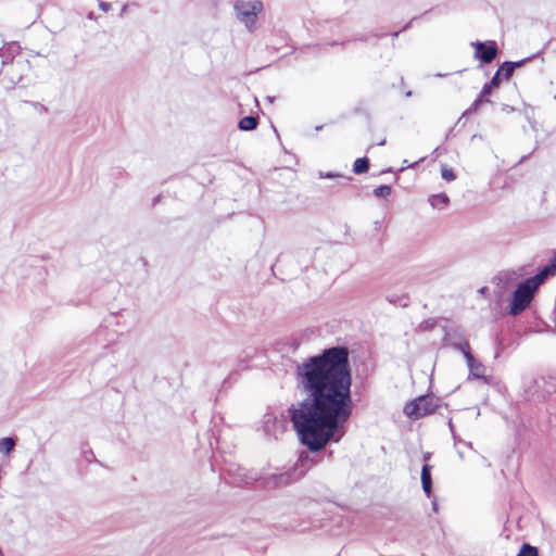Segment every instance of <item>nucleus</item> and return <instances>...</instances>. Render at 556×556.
Listing matches in <instances>:
<instances>
[{
  "mask_svg": "<svg viewBox=\"0 0 556 556\" xmlns=\"http://www.w3.org/2000/svg\"><path fill=\"white\" fill-rule=\"evenodd\" d=\"M236 482L238 484H251L260 479L257 472L247 470L244 468H238L235 470Z\"/></svg>",
  "mask_w": 556,
  "mask_h": 556,
  "instance_id": "obj_9",
  "label": "nucleus"
},
{
  "mask_svg": "<svg viewBox=\"0 0 556 556\" xmlns=\"http://www.w3.org/2000/svg\"><path fill=\"white\" fill-rule=\"evenodd\" d=\"M319 176L321 178H334V177H342L341 175L339 174H333V173H326L324 174L323 172L319 173Z\"/></svg>",
  "mask_w": 556,
  "mask_h": 556,
  "instance_id": "obj_21",
  "label": "nucleus"
},
{
  "mask_svg": "<svg viewBox=\"0 0 556 556\" xmlns=\"http://www.w3.org/2000/svg\"><path fill=\"white\" fill-rule=\"evenodd\" d=\"M555 271L556 264L551 263L542 268L536 275L520 282L513 293L509 314L516 316L523 312L530 305L539 287L547 277L554 275Z\"/></svg>",
  "mask_w": 556,
  "mask_h": 556,
  "instance_id": "obj_2",
  "label": "nucleus"
},
{
  "mask_svg": "<svg viewBox=\"0 0 556 556\" xmlns=\"http://www.w3.org/2000/svg\"><path fill=\"white\" fill-rule=\"evenodd\" d=\"M517 556H538V549L529 544H523Z\"/></svg>",
  "mask_w": 556,
  "mask_h": 556,
  "instance_id": "obj_17",
  "label": "nucleus"
},
{
  "mask_svg": "<svg viewBox=\"0 0 556 556\" xmlns=\"http://www.w3.org/2000/svg\"><path fill=\"white\" fill-rule=\"evenodd\" d=\"M440 399L434 395H422L404 406V414L410 419H419L432 414L439 407Z\"/></svg>",
  "mask_w": 556,
  "mask_h": 556,
  "instance_id": "obj_4",
  "label": "nucleus"
},
{
  "mask_svg": "<svg viewBox=\"0 0 556 556\" xmlns=\"http://www.w3.org/2000/svg\"><path fill=\"white\" fill-rule=\"evenodd\" d=\"M430 458V453L427 452L424 454V459L427 462Z\"/></svg>",
  "mask_w": 556,
  "mask_h": 556,
  "instance_id": "obj_23",
  "label": "nucleus"
},
{
  "mask_svg": "<svg viewBox=\"0 0 556 556\" xmlns=\"http://www.w3.org/2000/svg\"><path fill=\"white\" fill-rule=\"evenodd\" d=\"M531 58H529V60ZM527 61H528V59H525V60H521L518 62H508L507 61V62H504L497 71H500V74L503 73L504 77L506 79H508L513 75L514 71L516 68L522 66Z\"/></svg>",
  "mask_w": 556,
  "mask_h": 556,
  "instance_id": "obj_11",
  "label": "nucleus"
},
{
  "mask_svg": "<svg viewBox=\"0 0 556 556\" xmlns=\"http://www.w3.org/2000/svg\"><path fill=\"white\" fill-rule=\"evenodd\" d=\"M369 168V161L367 157L356 159L353 164V172L357 175L366 173Z\"/></svg>",
  "mask_w": 556,
  "mask_h": 556,
  "instance_id": "obj_15",
  "label": "nucleus"
},
{
  "mask_svg": "<svg viewBox=\"0 0 556 556\" xmlns=\"http://www.w3.org/2000/svg\"><path fill=\"white\" fill-rule=\"evenodd\" d=\"M391 187L388 185H381L374 190V194L378 198H386L391 194Z\"/></svg>",
  "mask_w": 556,
  "mask_h": 556,
  "instance_id": "obj_18",
  "label": "nucleus"
},
{
  "mask_svg": "<svg viewBox=\"0 0 556 556\" xmlns=\"http://www.w3.org/2000/svg\"><path fill=\"white\" fill-rule=\"evenodd\" d=\"M99 8L102 11L108 12L110 10V8H111V3L102 1V2H100Z\"/></svg>",
  "mask_w": 556,
  "mask_h": 556,
  "instance_id": "obj_22",
  "label": "nucleus"
},
{
  "mask_svg": "<svg viewBox=\"0 0 556 556\" xmlns=\"http://www.w3.org/2000/svg\"><path fill=\"white\" fill-rule=\"evenodd\" d=\"M482 102H491L486 97H481V93L479 94V97L473 101V103L471 104V106L467 110V113H471V112H475L478 110L479 105L482 103Z\"/></svg>",
  "mask_w": 556,
  "mask_h": 556,
  "instance_id": "obj_19",
  "label": "nucleus"
},
{
  "mask_svg": "<svg viewBox=\"0 0 556 556\" xmlns=\"http://www.w3.org/2000/svg\"><path fill=\"white\" fill-rule=\"evenodd\" d=\"M554 261H556V251H555V253H554Z\"/></svg>",
  "mask_w": 556,
  "mask_h": 556,
  "instance_id": "obj_25",
  "label": "nucleus"
},
{
  "mask_svg": "<svg viewBox=\"0 0 556 556\" xmlns=\"http://www.w3.org/2000/svg\"><path fill=\"white\" fill-rule=\"evenodd\" d=\"M386 143V139H383L381 142H379V146H383Z\"/></svg>",
  "mask_w": 556,
  "mask_h": 556,
  "instance_id": "obj_24",
  "label": "nucleus"
},
{
  "mask_svg": "<svg viewBox=\"0 0 556 556\" xmlns=\"http://www.w3.org/2000/svg\"><path fill=\"white\" fill-rule=\"evenodd\" d=\"M421 485L427 496L431 495L432 490V478H431V466L426 464L421 468Z\"/></svg>",
  "mask_w": 556,
  "mask_h": 556,
  "instance_id": "obj_10",
  "label": "nucleus"
},
{
  "mask_svg": "<svg viewBox=\"0 0 556 556\" xmlns=\"http://www.w3.org/2000/svg\"><path fill=\"white\" fill-rule=\"evenodd\" d=\"M290 481L288 472L273 473L264 478V486L267 489H275L287 485Z\"/></svg>",
  "mask_w": 556,
  "mask_h": 556,
  "instance_id": "obj_8",
  "label": "nucleus"
},
{
  "mask_svg": "<svg viewBox=\"0 0 556 556\" xmlns=\"http://www.w3.org/2000/svg\"><path fill=\"white\" fill-rule=\"evenodd\" d=\"M257 119L254 116H245L239 121L238 127L240 130L249 131L255 129Z\"/></svg>",
  "mask_w": 556,
  "mask_h": 556,
  "instance_id": "obj_14",
  "label": "nucleus"
},
{
  "mask_svg": "<svg viewBox=\"0 0 556 556\" xmlns=\"http://www.w3.org/2000/svg\"><path fill=\"white\" fill-rule=\"evenodd\" d=\"M443 345L451 346L463 354L470 350L468 340L465 337L464 330L457 326H450L444 328Z\"/></svg>",
  "mask_w": 556,
  "mask_h": 556,
  "instance_id": "obj_5",
  "label": "nucleus"
},
{
  "mask_svg": "<svg viewBox=\"0 0 556 556\" xmlns=\"http://www.w3.org/2000/svg\"><path fill=\"white\" fill-rule=\"evenodd\" d=\"M296 381L305 397L289 408L290 420L302 444L320 452L344 435L352 415V376L349 351L333 346L296 367Z\"/></svg>",
  "mask_w": 556,
  "mask_h": 556,
  "instance_id": "obj_1",
  "label": "nucleus"
},
{
  "mask_svg": "<svg viewBox=\"0 0 556 556\" xmlns=\"http://www.w3.org/2000/svg\"><path fill=\"white\" fill-rule=\"evenodd\" d=\"M471 46L475 48L473 58L482 64L491 63L498 52L495 41H472Z\"/></svg>",
  "mask_w": 556,
  "mask_h": 556,
  "instance_id": "obj_6",
  "label": "nucleus"
},
{
  "mask_svg": "<svg viewBox=\"0 0 556 556\" xmlns=\"http://www.w3.org/2000/svg\"><path fill=\"white\" fill-rule=\"evenodd\" d=\"M263 2L260 0H237L233 4L236 17L245 25L248 30L255 28L257 15L263 11Z\"/></svg>",
  "mask_w": 556,
  "mask_h": 556,
  "instance_id": "obj_3",
  "label": "nucleus"
},
{
  "mask_svg": "<svg viewBox=\"0 0 556 556\" xmlns=\"http://www.w3.org/2000/svg\"><path fill=\"white\" fill-rule=\"evenodd\" d=\"M501 78H500V71H496V73L493 75L491 80L486 83L481 90V97H488L491 94V91L493 88L497 87L500 85Z\"/></svg>",
  "mask_w": 556,
  "mask_h": 556,
  "instance_id": "obj_13",
  "label": "nucleus"
},
{
  "mask_svg": "<svg viewBox=\"0 0 556 556\" xmlns=\"http://www.w3.org/2000/svg\"><path fill=\"white\" fill-rule=\"evenodd\" d=\"M15 446V440L13 438H2L0 439V453L3 455H9Z\"/></svg>",
  "mask_w": 556,
  "mask_h": 556,
  "instance_id": "obj_16",
  "label": "nucleus"
},
{
  "mask_svg": "<svg viewBox=\"0 0 556 556\" xmlns=\"http://www.w3.org/2000/svg\"><path fill=\"white\" fill-rule=\"evenodd\" d=\"M428 201L437 210H441L450 203V199L445 193L432 194Z\"/></svg>",
  "mask_w": 556,
  "mask_h": 556,
  "instance_id": "obj_12",
  "label": "nucleus"
},
{
  "mask_svg": "<svg viewBox=\"0 0 556 556\" xmlns=\"http://www.w3.org/2000/svg\"><path fill=\"white\" fill-rule=\"evenodd\" d=\"M441 176L446 181H452L455 179V174L452 168L442 167Z\"/></svg>",
  "mask_w": 556,
  "mask_h": 556,
  "instance_id": "obj_20",
  "label": "nucleus"
},
{
  "mask_svg": "<svg viewBox=\"0 0 556 556\" xmlns=\"http://www.w3.org/2000/svg\"><path fill=\"white\" fill-rule=\"evenodd\" d=\"M463 355L466 359L469 369V377H472L475 379L484 378L485 367L482 363H480L473 357V355L470 353V350Z\"/></svg>",
  "mask_w": 556,
  "mask_h": 556,
  "instance_id": "obj_7",
  "label": "nucleus"
}]
</instances>
